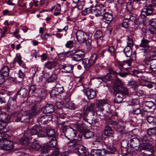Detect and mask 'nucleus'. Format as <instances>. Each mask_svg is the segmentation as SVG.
Returning a JSON list of instances; mask_svg holds the SVG:
<instances>
[{"instance_id":"26","label":"nucleus","mask_w":156,"mask_h":156,"mask_svg":"<svg viewBox=\"0 0 156 156\" xmlns=\"http://www.w3.org/2000/svg\"><path fill=\"white\" fill-rule=\"evenodd\" d=\"M10 119V116L9 115L5 113H0V121L4 122H7Z\"/></svg>"},{"instance_id":"61","label":"nucleus","mask_w":156,"mask_h":156,"mask_svg":"<svg viewBox=\"0 0 156 156\" xmlns=\"http://www.w3.org/2000/svg\"><path fill=\"white\" fill-rule=\"evenodd\" d=\"M128 41L127 42V46L132 47L133 45V39L129 37L128 36Z\"/></svg>"},{"instance_id":"46","label":"nucleus","mask_w":156,"mask_h":156,"mask_svg":"<svg viewBox=\"0 0 156 156\" xmlns=\"http://www.w3.org/2000/svg\"><path fill=\"white\" fill-rule=\"evenodd\" d=\"M55 89L60 93L64 92V89L63 86L59 83L56 85L55 87Z\"/></svg>"},{"instance_id":"19","label":"nucleus","mask_w":156,"mask_h":156,"mask_svg":"<svg viewBox=\"0 0 156 156\" xmlns=\"http://www.w3.org/2000/svg\"><path fill=\"white\" fill-rule=\"evenodd\" d=\"M141 50V51L139 52L137 54L139 57L144 60V62L149 61L150 58L148 56L147 50Z\"/></svg>"},{"instance_id":"41","label":"nucleus","mask_w":156,"mask_h":156,"mask_svg":"<svg viewBox=\"0 0 156 156\" xmlns=\"http://www.w3.org/2000/svg\"><path fill=\"white\" fill-rule=\"evenodd\" d=\"M150 68L153 71H156V59H153L150 61Z\"/></svg>"},{"instance_id":"35","label":"nucleus","mask_w":156,"mask_h":156,"mask_svg":"<svg viewBox=\"0 0 156 156\" xmlns=\"http://www.w3.org/2000/svg\"><path fill=\"white\" fill-rule=\"evenodd\" d=\"M148 122L152 125H156V116H149L147 118Z\"/></svg>"},{"instance_id":"55","label":"nucleus","mask_w":156,"mask_h":156,"mask_svg":"<svg viewBox=\"0 0 156 156\" xmlns=\"http://www.w3.org/2000/svg\"><path fill=\"white\" fill-rule=\"evenodd\" d=\"M121 146L124 148H126L129 144V141L127 140H122L121 143Z\"/></svg>"},{"instance_id":"25","label":"nucleus","mask_w":156,"mask_h":156,"mask_svg":"<svg viewBox=\"0 0 156 156\" xmlns=\"http://www.w3.org/2000/svg\"><path fill=\"white\" fill-rule=\"evenodd\" d=\"M115 90H117V92L122 96L129 95L128 89L125 87H120L116 89Z\"/></svg>"},{"instance_id":"20","label":"nucleus","mask_w":156,"mask_h":156,"mask_svg":"<svg viewBox=\"0 0 156 156\" xmlns=\"http://www.w3.org/2000/svg\"><path fill=\"white\" fill-rule=\"evenodd\" d=\"M40 111V108L35 105L31 107L29 113L31 116H34L38 115Z\"/></svg>"},{"instance_id":"30","label":"nucleus","mask_w":156,"mask_h":156,"mask_svg":"<svg viewBox=\"0 0 156 156\" xmlns=\"http://www.w3.org/2000/svg\"><path fill=\"white\" fill-rule=\"evenodd\" d=\"M18 143L22 145L27 146L30 143V139L28 137H22L18 140Z\"/></svg>"},{"instance_id":"50","label":"nucleus","mask_w":156,"mask_h":156,"mask_svg":"<svg viewBox=\"0 0 156 156\" xmlns=\"http://www.w3.org/2000/svg\"><path fill=\"white\" fill-rule=\"evenodd\" d=\"M35 72L34 71H32L30 73V76H29L27 80V82L29 83H32L33 81V78L35 76Z\"/></svg>"},{"instance_id":"7","label":"nucleus","mask_w":156,"mask_h":156,"mask_svg":"<svg viewBox=\"0 0 156 156\" xmlns=\"http://www.w3.org/2000/svg\"><path fill=\"white\" fill-rule=\"evenodd\" d=\"M89 36L87 33L81 30H78L76 33V37L78 42L80 43L85 42L88 39Z\"/></svg>"},{"instance_id":"5","label":"nucleus","mask_w":156,"mask_h":156,"mask_svg":"<svg viewBox=\"0 0 156 156\" xmlns=\"http://www.w3.org/2000/svg\"><path fill=\"white\" fill-rule=\"evenodd\" d=\"M97 58V54L95 53L92 54L89 59L84 58L83 59L82 64L85 69H88L95 64Z\"/></svg>"},{"instance_id":"40","label":"nucleus","mask_w":156,"mask_h":156,"mask_svg":"<svg viewBox=\"0 0 156 156\" xmlns=\"http://www.w3.org/2000/svg\"><path fill=\"white\" fill-rule=\"evenodd\" d=\"M108 51L109 52L111 56H112L115 60H117L116 59V53L115 52V48L114 46H112L109 47L108 49Z\"/></svg>"},{"instance_id":"58","label":"nucleus","mask_w":156,"mask_h":156,"mask_svg":"<svg viewBox=\"0 0 156 156\" xmlns=\"http://www.w3.org/2000/svg\"><path fill=\"white\" fill-rule=\"evenodd\" d=\"M132 112L133 114L137 115L140 113L141 110L140 108L139 107L136 108H133L132 111Z\"/></svg>"},{"instance_id":"49","label":"nucleus","mask_w":156,"mask_h":156,"mask_svg":"<svg viewBox=\"0 0 156 156\" xmlns=\"http://www.w3.org/2000/svg\"><path fill=\"white\" fill-rule=\"evenodd\" d=\"M103 34L102 31L100 30H97L95 33L94 37L95 39H98L102 37Z\"/></svg>"},{"instance_id":"48","label":"nucleus","mask_w":156,"mask_h":156,"mask_svg":"<svg viewBox=\"0 0 156 156\" xmlns=\"http://www.w3.org/2000/svg\"><path fill=\"white\" fill-rule=\"evenodd\" d=\"M46 133L48 136H56L55 131L53 129L47 130Z\"/></svg>"},{"instance_id":"38","label":"nucleus","mask_w":156,"mask_h":156,"mask_svg":"<svg viewBox=\"0 0 156 156\" xmlns=\"http://www.w3.org/2000/svg\"><path fill=\"white\" fill-rule=\"evenodd\" d=\"M106 101L104 100H98L96 102V106L98 108L101 109L102 107L106 104Z\"/></svg>"},{"instance_id":"13","label":"nucleus","mask_w":156,"mask_h":156,"mask_svg":"<svg viewBox=\"0 0 156 156\" xmlns=\"http://www.w3.org/2000/svg\"><path fill=\"white\" fill-rule=\"evenodd\" d=\"M95 106L94 104L91 103L88 105L87 107H84L83 110V113L86 115H87L89 112H90L92 114L95 113Z\"/></svg>"},{"instance_id":"39","label":"nucleus","mask_w":156,"mask_h":156,"mask_svg":"<svg viewBox=\"0 0 156 156\" xmlns=\"http://www.w3.org/2000/svg\"><path fill=\"white\" fill-rule=\"evenodd\" d=\"M74 127L76 129L77 131H80L82 134L84 130V129L83 125L80 124H73Z\"/></svg>"},{"instance_id":"9","label":"nucleus","mask_w":156,"mask_h":156,"mask_svg":"<svg viewBox=\"0 0 156 156\" xmlns=\"http://www.w3.org/2000/svg\"><path fill=\"white\" fill-rule=\"evenodd\" d=\"M142 107L145 112H153L155 109L156 106L152 101H145Z\"/></svg>"},{"instance_id":"15","label":"nucleus","mask_w":156,"mask_h":156,"mask_svg":"<svg viewBox=\"0 0 156 156\" xmlns=\"http://www.w3.org/2000/svg\"><path fill=\"white\" fill-rule=\"evenodd\" d=\"M150 42V41L144 38L141 40L139 47L141 48V49L148 50L150 47L149 44Z\"/></svg>"},{"instance_id":"59","label":"nucleus","mask_w":156,"mask_h":156,"mask_svg":"<svg viewBox=\"0 0 156 156\" xmlns=\"http://www.w3.org/2000/svg\"><path fill=\"white\" fill-rule=\"evenodd\" d=\"M94 7L93 5H91L90 7L86 8L85 9L87 12V13H88V14L91 13L94 14V13H93V10H94Z\"/></svg>"},{"instance_id":"60","label":"nucleus","mask_w":156,"mask_h":156,"mask_svg":"<svg viewBox=\"0 0 156 156\" xmlns=\"http://www.w3.org/2000/svg\"><path fill=\"white\" fill-rule=\"evenodd\" d=\"M48 145H46L43 147L41 150V153H46L50 149Z\"/></svg>"},{"instance_id":"18","label":"nucleus","mask_w":156,"mask_h":156,"mask_svg":"<svg viewBox=\"0 0 156 156\" xmlns=\"http://www.w3.org/2000/svg\"><path fill=\"white\" fill-rule=\"evenodd\" d=\"M18 63L19 66L24 68H26L25 64L21 59V56L20 54H17L15 58L13 63L14 64Z\"/></svg>"},{"instance_id":"17","label":"nucleus","mask_w":156,"mask_h":156,"mask_svg":"<svg viewBox=\"0 0 156 156\" xmlns=\"http://www.w3.org/2000/svg\"><path fill=\"white\" fill-rule=\"evenodd\" d=\"M42 110L45 113L50 114L54 112L55 106L52 104L47 103L42 108Z\"/></svg>"},{"instance_id":"27","label":"nucleus","mask_w":156,"mask_h":156,"mask_svg":"<svg viewBox=\"0 0 156 156\" xmlns=\"http://www.w3.org/2000/svg\"><path fill=\"white\" fill-rule=\"evenodd\" d=\"M19 95L23 97H27L29 96V94L27 90L25 88L21 89L18 91L16 95Z\"/></svg>"},{"instance_id":"33","label":"nucleus","mask_w":156,"mask_h":156,"mask_svg":"<svg viewBox=\"0 0 156 156\" xmlns=\"http://www.w3.org/2000/svg\"><path fill=\"white\" fill-rule=\"evenodd\" d=\"M113 133V131L112 129L110 126H107L105 127L104 131L105 136H111Z\"/></svg>"},{"instance_id":"45","label":"nucleus","mask_w":156,"mask_h":156,"mask_svg":"<svg viewBox=\"0 0 156 156\" xmlns=\"http://www.w3.org/2000/svg\"><path fill=\"white\" fill-rule=\"evenodd\" d=\"M37 92L38 94V96L41 98L45 97L46 95V91L43 89H39L38 90H37Z\"/></svg>"},{"instance_id":"34","label":"nucleus","mask_w":156,"mask_h":156,"mask_svg":"<svg viewBox=\"0 0 156 156\" xmlns=\"http://www.w3.org/2000/svg\"><path fill=\"white\" fill-rule=\"evenodd\" d=\"M58 78L57 74L54 73H53L48 79V83H52L56 81Z\"/></svg>"},{"instance_id":"47","label":"nucleus","mask_w":156,"mask_h":156,"mask_svg":"<svg viewBox=\"0 0 156 156\" xmlns=\"http://www.w3.org/2000/svg\"><path fill=\"white\" fill-rule=\"evenodd\" d=\"M65 104L66 105V108L70 109H73L75 108L74 104L71 101H67Z\"/></svg>"},{"instance_id":"42","label":"nucleus","mask_w":156,"mask_h":156,"mask_svg":"<svg viewBox=\"0 0 156 156\" xmlns=\"http://www.w3.org/2000/svg\"><path fill=\"white\" fill-rule=\"evenodd\" d=\"M147 133L149 136H156V128H151L148 129Z\"/></svg>"},{"instance_id":"11","label":"nucleus","mask_w":156,"mask_h":156,"mask_svg":"<svg viewBox=\"0 0 156 156\" xmlns=\"http://www.w3.org/2000/svg\"><path fill=\"white\" fill-rule=\"evenodd\" d=\"M52 119L51 115H44L38 117L37 121L40 124H46Z\"/></svg>"},{"instance_id":"63","label":"nucleus","mask_w":156,"mask_h":156,"mask_svg":"<svg viewBox=\"0 0 156 156\" xmlns=\"http://www.w3.org/2000/svg\"><path fill=\"white\" fill-rule=\"evenodd\" d=\"M83 80V78H80L78 80V82L79 83H80V84L79 85H77V84L76 85V87H80V89L82 90H84V87L82 85V81Z\"/></svg>"},{"instance_id":"54","label":"nucleus","mask_w":156,"mask_h":156,"mask_svg":"<svg viewBox=\"0 0 156 156\" xmlns=\"http://www.w3.org/2000/svg\"><path fill=\"white\" fill-rule=\"evenodd\" d=\"M74 42L73 41L70 40L67 42L65 44V46L68 48H71L73 46Z\"/></svg>"},{"instance_id":"24","label":"nucleus","mask_w":156,"mask_h":156,"mask_svg":"<svg viewBox=\"0 0 156 156\" xmlns=\"http://www.w3.org/2000/svg\"><path fill=\"white\" fill-rule=\"evenodd\" d=\"M113 94L115 97L114 100L115 103L119 104L122 101L123 98L122 97V95L118 93L117 90H114Z\"/></svg>"},{"instance_id":"10","label":"nucleus","mask_w":156,"mask_h":156,"mask_svg":"<svg viewBox=\"0 0 156 156\" xmlns=\"http://www.w3.org/2000/svg\"><path fill=\"white\" fill-rule=\"evenodd\" d=\"M84 55V51L80 50H76L72 55V59L73 60L79 61L82 60Z\"/></svg>"},{"instance_id":"62","label":"nucleus","mask_w":156,"mask_h":156,"mask_svg":"<svg viewBox=\"0 0 156 156\" xmlns=\"http://www.w3.org/2000/svg\"><path fill=\"white\" fill-rule=\"evenodd\" d=\"M91 40L90 39L89 36L88 37V39H87L85 42L86 43V44L87 47L89 48H90L91 45Z\"/></svg>"},{"instance_id":"51","label":"nucleus","mask_w":156,"mask_h":156,"mask_svg":"<svg viewBox=\"0 0 156 156\" xmlns=\"http://www.w3.org/2000/svg\"><path fill=\"white\" fill-rule=\"evenodd\" d=\"M129 19L125 18L123 21L122 24V27L125 28L128 27Z\"/></svg>"},{"instance_id":"43","label":"nucleus","mask_w":156,"mask_h":156,"mask_svg":"<svg viewBox=\"0 0 156 156\" xmlns=\"http://www.w3.org/2000/svg\"><path fill=\"white\" fill-rule=\"evenodd\" d=\"M57 144L56 137H53L51 141L49 142V147H55Z\"/></svg>"},{"instance_id":"53","label":"nucleus","mask_w":156,"mask_h":156,"mask_svg":"<svg viewBox=\"0 0 156 156\" xmlns=\"http://www.w3.org/2000/svg\"><path fill=\"white\" fill-rule=\"evenodd\" d=\"M149 23L154 29L156 30V19H151L149 21Z\"/></svg>"},{"instance_id":"21","label":"nucleus","mask_w":156,"mask_h":156,"mask_svg":"<svg viewBox=\"0 0 156 156\" xmlns=\"http://www.w3.org/2000/svg\"><path fill=\"white\" fill-rule=\"evenodd\" d=\"M74 66L69 64L63 65L62 69L63 70V72L66 73H71L73 72Z\"/></svg>"},{"instance_id":"14","label":"nucleus","mask_w":156,"mask_h":156,"mask_svg":"<svg viewBox=\"0 0 156 156\" xmlns=\"http://www.w3.org/2000/svg\"><path fill=\"white\" fill-rule=\"evenodd\" d=\"M132 62V60H128L126 61L123 62H119V65L122 67L123 69L126 71H130L131 69L130 67Z\"/></svg>"},{"instance_id":"52","label":"nucleus","mask_w":156,"mask_h":156,"mask_svg":"<svg viewBox=\"0 0 156 156\" xmlns=\"http://www.w3.org/2000/svg\"><path fill=\"white\" fill-rule=\"evenodd\" d=\"M127 85L133 87L137 85V82L136 80H130L128 82Z\"/></svg>"},{"instance_id":"16","label":"nucleus","mask_w":156,"mask_h":156,"mask_svg":"<svg viewBox=\"0 0 156 156\" xmlns=\"http://www.w3.org/2000/svg\"><path fill=\"white\" fill-rule=\"evenodd\" d=\"M154 6L151 4H149L146 9L143 11L141 12V15L145 17L146 16H149L152 15L154 10Z\"/></svg>"},{"instance_id":"44","label":"nucleus","mask_w":156,"mask_h":156,"mask_svg":"<svg viewBox=\"0 0 156 156\" xmlns=\"http://www.w3.org/2000/svg\"><path fill=\"white\" fill-rule=\"evenodd\" d=\"M31 147L33 149L38 151L41 147V146L37 141H34L32 144Z\"/></svg>"},{"instance_id":"31","label":"nucleus","mask_w":156,"mask_h":156,"mask_svg":"<svg viewBox=\"0 0 156 156\" xmlns=\"http://www.w3.org/2000/svg\"><path fill=\"white\" fill-rule=\"evenodd\" d=\"M17 98V95H14L12 97H10L8 101V104L13 108H15L17 106L16 99Z\"/></svg>"},{"instance_id":"8","label":"nucleus","mask_w":156,"mask_h":156,"mask_svg":"<svg viewBox=\"0 0 156 156\" xmlns=\"http://www.w3.org/2000/svg\"><path fill=\"white\" fill-rule=\"evenodd\" d=\"M94 8V10L93 12L94 15L97 17L103 16L105 12V8L102 4H98Z\"/></svg>"},{"instance_id":"37","label":"nucleus","mask_w":156,"mask_h":156,"mask_svg":"<svg viewBox=\"0 0 156 156\" xmlns=\"http://www.w3.org/2000/svg\"><path fill=\"white\" fill-rule=\"evenodd\" d=\"M1 73L5 77L8 76L9 73V69L8 67L6 66H4L1 70Z\"/></svg>"},{"instance_id":"2","label":"nucleus","mask_w":156,"mask_h":156,"mask_svg":"<svg viewBox=\"0 0 156 156\" xmlns=\"http://www.w3.org/2000/svg\"><path fill=\"white\" fill-rule=\"evenodd\" d=\"M148 137H143L142 139L144 144L142 146V149L144 151L143 152L145 156H151L154 152V147L151 144L147 143L148 141Z\"/></svg>"},{"instance_id":"28","label":"nucleus","mask_w":156,"mask_h":156,"mask_svg":"<svg viewBox=\"0 0 156 156\" xmlns=\"http://www.w3.org/2000/svg\"><path fill=\"white\" fill-rule=\"evenodd\" d=\"M103 19L107 23H110L113 20V17L112 14L108 12H105L104 14Z\"/></svg>"},{"instance_id":"12","label":"nucleus","mask_w":156,"mask_h":156,"mask_svg":"<svg viewBox=\"0 0 156 156\" xmlns=\"http://www.w3.org/2000/svg\"><path fill=\"white\" fill-rule=\"evenodd\" d=\"M108 122V124L117 126L118 128L120 129V130H119V131L121 132L124 129L125 127V123L121 121L117 122L115 121L112 120L110 119Z\"/></svg>"},{"instance_id":"1","label":"nucleus","mask_w":156,"mask_h":156,"mask_svg":"<svg viewBox=\"0 0 156 156\" xmlns=\"http://www.w3.org/2000/svg\"><path fill=\"white\" fill-rule=\"evenodd\" d=\"M104 143L107 149L110 151L104 149L94 150L91 152L90 154L91 156H104L107 155L110 153H113L114 151H117L116 148L112 145H110L109 144H106L105 142Z\"/></svg>"},{"instance_id":"29","label":"nucleus","mask_w":156,"mask_h":156,"mask_svg":"<svg viewBox=\"0 0 156 156\" xmlns=\"http://www.w3.org/2000/svg\"><path fill=\"white\" fill-rule=\"evenodd\" d=\"M94 113L92 114V115L89 117L88 119L84 118V120L90 124L92 123L95 124L97 122V120L96 117L94 115Z\"/></svg>"},{"instance_id":"3","label":"nucleus","mask_w":156,"mask_h":156,"mask_svg":"<svg viewBox=\"0 0 156 156\" xmlns=\"http://www.w3.org/2000/svg\"><path fill=\"white\" fill-rule=\"evenodd\" d=\"M81 137H79L78 140L73 139L72 140H69L70 141L69 143L73 144V145L74 146L75 149H74L76 152H77V154L80 155L85 156L86 154V150L85 148L83 146L78 144V143L81 141Z\"/></svg>"},{"instance_id":"32","label":"nucleus","mask_w":156,"mask_h":156,"mask_svg":"<svg viewBox=\"0 0 156 156\" xmlns=\"http://www.w3.org/2000/svg\"><path fill=\"white\" fill-rule=\"evenodd\" d=\"M57 62L56 61H48L45 65V67L48 69H51L56 66Z\"/></svg>"},{"instance_id":"57","label":"nucleus","mask_w":156,"mask_h":156,"mask_svg":"<svg viewBox=\"0 0 156 156\" xmlns=\"http://www.w3.org/2000/svg\"><path fill=\"white\" fill-rule=\"evenodd\" d=\"M108 70L110 74H113L115 76L118 75V73L114 70L112 67L109 66L108 67Z\"/></svg>"},{"instance_id":"36","label":"nucleus","mask_w":156,"mask_h":156,"mask_svg":"<svg viewBox=\"0 0 156 156\" xmlns=\"http://www.w3.org/2000/svg\"><path fill=\"white\" fill-rule=\"evenodd\" d=\"M37 129H38L39 131L42 130V128L40 126H33L30 131V133L32 136L35 135H37L38 133V130Z\"/></svg>"},{"instance_id":"4","label":"nucleus","mask_w":156,"mask_h":156,"mask_svg":"<svg viewBox=\"0 0 156 156\" xmlns=\"http://www.w3.org/2000/svg\"><path fill=\"white\" fill-rule=\"evenodd\" d=\"M13 142L4 137L0 138V147L1 150L9 151L13 148Z\"/></svg>"},{"instance_id":"23","label":"nucleus","mask_w":156,"mask_h":156,"mask_svg":"<svg viewBox=\"0 0 156 156\" xmlns=\"http://www.w3.org/2000/svg\"><path fill=\"white\" fill-rule=\"evenodd\" d=\"M131 145L133 148H134L135 150L137 149L140 145L139 140L137 137H134L130 140Z\"/></svg>"},{"instance_id":"22","label":"nucleus","mask_w":156,"mask_h":156,"mask_svg":"<svg viewBox=\"0 0 156 156\" xmlns=\"http://www.w3.org/2000/svg\"><path fill=\"white\" fill-rule=\"evenodd\" d=\"M86 93L87 97L89 100L92 99L97 96L95 91L91 89L87 90Z\"/></svg>"},{"instance_id":"56","label":"nucleus","mask_w":156,"mask_h":156,"mask_svg":"<svg viewBox=\"0 0 156 156\" xmlns=\"http://www.w3.org/2000/svg\"><path fill=\"white\" fill-rule=\"evenodd\" d=\"M37 90H38L36 89L35 86V85H32L30 86L29 88V94L31 93L33 94Z\"/></svg>"},{"instance_id":"64","label":"nucleus","mask_w":156,"mask_h":156,"mask_svg":"<svg viewBox=\"0 0 156 156\" xmlns=\"http://www.w3.org/2000/svg\"><path fill=\"white\" fill-rule=\"evenodd\" d=\"M111 77L110 74L105 76L103 78L102 80L106 82L107 81H109L111 80Z\"/></svg>"},{"instance_id":"6","label":"nucleus","mask_w":156,"mask_h":156,"mask_svg":"<svg viewBox=\"0 0 156 156\" xmlns=\"http://www.w3.org/2000/svg\"><path fill=\"white\" fill-rule=\"evenodd\" d=\"M31 118V115L30 113L27 111L24 112L22 114L20 113L17 116V118L16 120V122H20L28 123L30 122Z\"/></svg>"}]
</instances>
